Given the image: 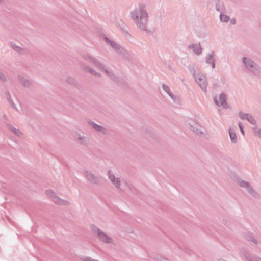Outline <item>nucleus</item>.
<instances>
[{"label":"nucleus","mask_w":261,"mask_h":261,"mask_svg":"<svg viewBox=\"0 0 261 261\" xmlns=\"http://www.w3.org/2000/svg\"><path fill=\"white\" fill-rule=\"evenodd\" d=\"M215 102L218 106L224 107L226 105V97L225 95L221 94L215 99Z\"/></svg>","instance_id":"nucleus-1"},{"label":"nucleus","mask_w":261,"mask_h":261,"mask_svg":"<svg viewBox=\"0 0 261 261\" xmlns=\"http://www.w3.org/2000/svg\"><path fill=\"white\" fill-rule=\"evenodd\" d=\"M196 82L202 89L206 90V81L204 77L196 78Z\"/></svg>","instance_id":"nucleus-2"},{"label":"nucleus","mask_w":261,"mask_h":261,"mask_svg":"<svg viewBox=\"0 0 261 261\" xmlns=\"http://www.w3.org/2000/svg\"><path fill=\"white\" fill-rule=\"evenodd\" d=\"M98 236L100 239L105 242H110L111 241V238L107 236L103 232H98Z\"/></svg>","instance_id":"nucleus-3"},{"label":"nucleus","mask_w":261,"mask_h":261,"mask_svg":"<svg viewBox=\"0 0 261 261\" xmlns=\"http://www.w3.org/2000/svg\"><path fill=\"white\" fill-rule=\"evenodd\" d=\"M243 61H244V62L245 64L246 65V67L252 70V69L254 67L253 62L252 61H251L250 60L247 59L246 58H244Z\"/></svg>","instance_id":"nucleus-4"},{"label":"nucleus","mask_w":261,"mask_h":261,"mask_svg":"<svg viewBox=\"0 0 261 261\" xmlns=\"http://www.w3.org/2000/svg\"><path fill=\"white\" fill-rule=\"evenodd\" d=\"M109 178L111 180V181L116 186H118L119 181L118 179H115L114 176L112 175H111L109 173Z\"/></svg>","instance_id":"nucleus-5"},{"label":"nucleus","mask_w":261,"mask_h":261,"mask_svg":"<svg viewBox=\"0 0 261 261\" xmlns=\"http://www.w3.org/2000/svg\"><path fill=\"white\" fill-rule=\"evenodd\" d=\"M193 47L194 48V51L195 53L199 54L201 52V48L199 44H196L193 46Z\"/></svg>","instance_id":"nucleus-6"},{"label":"nucleus","mask_w":261,"mask_h":261,"mask_svg":"<svg viewBox=\"0 0 261 261\" xmlns=\"http://www.w3.org/2000/svg\"><path fill=\"white\" fill-rule=\"evenodd\" d=\"M229 135L231 140L235 142L237 140V137L234 133H232L231 130L229 131Z\"/></svg>","instance_id":"nucleus-7"},{"label":"nucleus","mask_w":261,"mask_h":261,"mask_svg":"<svg viewBox=\"0 0 261 261\" xmlns=\"http://www.w3.org/2000/svg\"><path fill=\"white\" fill-rule=\"evenodd\" d=\"M245 117H246V119H248V120L252 124H254V122H255V120L254 119V118L251 116H249L248 115H246L245 116Z\"/></svg>","instance_id":"nucleus-8"},{"label":"nucleus","mask_w":261,"mask_h":261,"mask_svg":"<svg viewBox=\"0 0 261 261\" xmlns=\"http://www.w3.org/2000/svg\"><path fill=\"white\" fill-rule=\"evenodd\" d=\"M147 14L145 12H142L141 16L140 17L141 21H143L144 22H146V18H147Z\"/></svg>","instance_id":"nucleus-9"},{"label":"nucleus","mask_w":261,"mask_h":261,"mask_svg":"<svg viewBox=\"0 0 261 261\" xmlns=\"http://www.w3.org/2000/svg\"><path fill=\"white\" fill-rule=\"evenodd\" d=\"M220 19L222 21L227 22L228 20V17L225 15H221Z\"/></svg>","instance_id":"nucleus-10"},{"label":"nucleus","mask_w":261,"mask_h":261,"mask_svg":"<svg viewBox=\"0 0 261 261\" xmlns=\"http://www.w3.org/2000/svg\"><path fill=\"white\" fill-rule=\"evenodd\" d=\"M93 128L95 129H96L97 130H98V131H101L102 129V128L101 126H98V125H97L96 124H94L93 125Z\"/></svg>","instance_id":"nucleus-11"},{"label":"nucleus","mask_w":261,"mask_h":261,"mask_svg":"<svg viewBox=\"0 0 261 261\" xmlns=\"http://www.w3.org/2000/svg\"><path fill=\"white\" fill-rule=\"evenodd\" d=\"M163 87L164 88V89L168 93H169V95L171 96L170 94L169 93V87H168V86L166 85H163Z\"/></svg>","instance_id":"nucleus-12"},{"label":"nucleus","mask_w":261,"mask_h":261,"mask_svg":"<svg viewBox=\"0 0 261 261\" xmlns=\"http://www.w3.org/2000/svg\"><path fill=\"white\" fill-rule=\"evenodd\" d=\"M207 62H209V63L212 62V67L213 68L215 67V65H214V62H213V57L212 56L210 57V58L208 59Z\"/></svg>","instance_id":"nucleus-13"},{"label":"nucleus","mask_w":261,"mask_h":261,"mask_svg":"<svg viewBox=\"0 0 261 261\" xmlns=\"http://www.w3.org/2000/svg\"><path fill=\"white\" fill-rule=\"evenodd\" d=\"M247 183L242 181L241 182H240V185L241 186V187H245L247 186Z\"/></svg>","instance_id":"nucleus-14"},{"label":"nucleus","mask_w":261,"mask_h":261,"mask_svg":"<svg viewBox=\"0 0 261 261\" xmlns=\"http://www.w3.org/2000/svg\"><path fill=\"white\" fill-rule=\"evenodd\" d=\"M239 127H240V130H241V131L242 133L243 134H244V130H243V128H242V126H241L240 125H239Z\"/></svg>","instance_id":"nucleus-15"},{"label":"nucleus","mask_w":261,"mask_h":261,"mask_svg":"<svg viewBox=\"0 0 261 261\" xmlns=\"http://www.w3.org/2000/svg\"><path fill=\"white\" fill-rule=\"evenodd\" d=\"M239 127H240V130H241V131L242 133L243 134H244V130H243V128H242V126H241L240 125H239Z\"/></svg>","instance_id":"nucleus-16"},{"label":"nucleus","mask_w":261,"mask_h":261,"mask_svg":"<svg viewBox=\"0 0 261 261\" xmlns=\"http://www.w3.org/2000/svg\"><path fill=\"white\" fill-rule=\"evenodd\" d=\"M56 202H58V203H59V204H63V203H64V201H58L57 200H56Z\"/></svg>","instance_id":"nucleus-17"},{"label":"nucleus","mask_w":261,"mask_h":261,"mask_svg":"<svg viewBox=\"0 0 261 261\" xmlns=\"http://www.w3.org/2000/svg\"><path fill=\"white\" fill-rule=\"evenodd\" d=\"M16 50L17 51H18V52H20V50H21V49H20L19 47H16Z\"/></svg>","instance_id":"nucleus-18"},{"label":"nucleus","mask_w":261,"mask_h":261,"mask_svg":"<svg viewBox=\"0 0 261 261\" xmlns=\"http://www.w3.org/2000/svg\"><path fill=\"white\" fill-rule=\"evenodd\" d=\"M258 136H259L260 137H261V130H260L259 132H258Z\"/></svg>","instance_id":"nucleus-19"},{"label":"nucleus","mask_w":261,"mask_h":261,"mask_svg":"<svg viewBox=\"0 0 261 261\" xmlns=\"http://www.w3.org/2000/svg\"><path fill=\"white\" fill-rule=\"evenodd\" d=\"M231 24H234V23H235V21H234V20H231Z\"/></svg>","instance_id":"nucleus-20"},{"label":"nucleus","mask_w":261,"mask_h":261,"mask_svg":"<svg viewBox=\"0 0 261 261\" xmlns=\"http://www.w3.org/2000/svg\"><path fill=\"white\" fill-rule=\"evenodd\" d=\"M162 261H169L167 259H166V258H163L162 259Z\"/></svg>","instance_id":"nucleus-21"},{"label":"nucleus","mask_w":261,"mask_h":261,"mask_svg":"<svg viewBox=\"0 0 261 261\" xmlns=\"http://www.w3.org/2000/svg\"><path fill=\"white\" fill-rule=\"evenodd\" d=\"M18 133H19L18 130H16V132H15V134H18Z\"/></svg>","instance_id":"nucleus-22"},{"label":"nucleus","mask_w":261,"mask_h":261,"mask_svg":"<svg viewBox=\"0 0 261 261\" xmlns=\"http://www.w3.org/2000/svg\"><path fill=\"white\" fill-rule=\"evenodd\" d=\"M240 115H241L240 114ZM241 117L242 118H244V117H242V116H241Z\"/></svg>","instance_id":"nucleus-23"},{"label":"nucleus","mask_w":261,"mask_h":261,"mask_svg":"<svg viewBox=\"0 0 261 261\" xmlns=\"http://www.w3.org/2000/svg\"><path fill=\"white\" fill-rule=\"evenodd\" d=\"M136 19L138 20V18L137 17H136Z\"/></svg>","instance_id":"nucleus-24"}]
</instances>
